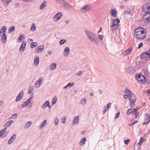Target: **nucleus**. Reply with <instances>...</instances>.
<instances>
[{
	"mask_svg": "<svg viewBox=\"0 0 150 150\" xmlns=\"http://www.w3.org/2000/svg\"><path fill=\"white\" fill-rule=\"evenodd\" d=\"M44 49V46L42 45H39L38 46L36 49L37 53H38L42 51Z\"/></svg>",
	"mask_w": 150,
	"mask_h": 150,
	"instance_id": "obj_16",
	"label": "nucleus"
},
{
	"mask_svg": "<svg viewBox=\"0 0 150 150\" xmlns=\"http://www.w3.org/2000/svg\"><path fill=\"white\" fill-rule=\"evenodd\" d=\"M146 8V11H145L146 13V12L150 13V6H148Z\"/></svg>",
	"mask_w": 150,
	"mask_h": 150,
	"instance_id": "obj_49",
	"label": "nucleus"
},
{
	"mask_svg": "<svg viewBox=\"0 0 150 150\" xmlns=\"http://www.w3.org/2000/svg\"><path fill=\"white\" fill-rule=\"evenodd\" d=\"M70 52V49L68 47H65L64 52L65 56H67L69 55Z\"/></svg>",
	"mask_w": 150,
	"mask_h": 150,
	"instance_id": "obj_18",
	"label": "nucleus"
},
{
	"mask_svg": "<svg viewBox=\"0 0 150 150\" xmlns=\"http://www.w3.org/2000/svg\"><path fill=\"white\" fill-rule=\"evenodd\" d=\"M16 137V134H14L10 138L8 142V144H10L13 142L14 140Z\"/></svg>",
	"mask_w": 150,
	"mask_h": 150,
	"instance_id": "obj_12",
	"label": "nucleus"
},
{
	"mask_svg": "<svg viewBox=\"0 0 150 150\" xmlns=\"http://www.w3.org/2000/svg\"><path fill=\"white\" fill-rule=\"evenodd\" d=\"M13 121L11 120L7 122L4 125L5 127H8L10 126L13 123Z\"/></svg>",
	"mask_w": 150,
	"mask_h": 150,
	"instance_id": "obj_29",
	"label": "nucleus"
},
{
	"mask_svg": "<svg viewBox=\"0 0 150 150\" xmlns=\"http://www.w3.org/2000/svg\"><path fill=\"white\" fill-rule=\"evenodd\" d=\"M18 115V114L17 113H16L15 114H13L12 115V117L13 119H14L16 118V117Z\"/></svg>",
	"mask_w": 150,
	"mask_h": 150,
	"instance_id": "obj_58",
	"label": "nucleus"
},
{
	"mask_svg": "<svg viewBox=\"0 0 150 150\" xmlns=\"http://www.w3.org/2000/svg\"><path fill=\"white\" fill-rule=\"evenodd\" d=\"M91 9V5L89 4H86L81 9V11L82 12H85L86 11H88Z\"/></svg>",
	"mask_w": 150,
	"mask_h": 150,
	"instance_id": "obj_7",
	"label": "nucleus"
},
{
	"mask_svg": "<svg viewBox=\"0 0 150 150\" xmlns=\"http://www.w3.org/2000/svg\"><path fill=\"white\" fill-rule=\"evenodd\" d=\"M129 96L130 97L129 100L130 102H135L137 100L136 96L135 95L133 94L132 93L129 94Z\"/></svg>",
	"mask_w": 150,
	"mask_h": 150,
	"instance_id": "obj_11",
	"label": "nucleus"
},
{
	"mask_svg": "<svg viewBox=\"0 0 150 150\" xmlns=\"http://www.w3.org/2000/svg\"><path fill=\"white\" fill-rule=\"evenodd\" d=\"M148 53H149L148 58H150V50L148 51Z\"/></svg>",
	"mask_w": 150,
	"mask_h": 150,
	"instance_id": "obj_64",
	"label": "nucleus"
},
{
	"mask_svg": "<svg viewBox=\"0 0 150 150\" xmlns=\"http://www.w3.org/2000/svg\"><path fill=\"white\" fill-rule=\"evenodd\" d=\"M6 128H4L0 131V137H1L5 133L6 130Z\"/></svg>",
	"mask_w": 150,
	"mask_h": 150,
	"instance_id": "obj_32",
	"label": "nucleus"
},
{
	"mask_svg": "<svg viewBox=\"0 0 150 150\" xmlns=\"http://www.w3.org/2000/svg\"><path fill=\"white\" fill-rule=\"evenodd\" d=\"M120 22V20L116 19L112 21V23L110 26V28L112 30H115L119 26L118 24Z\"/></svg>",
	"mask_w": 150,
	"mask_h": 150,
	"instance_id": "obj_3",
	"label": "nucleus"
},
{
	"mask_svg": "<svg viewBox=\"0 0 150 150\" xmlns=\"http://www.w3.org/2000/svg\"><path fill=\"white\" fill-rule=\"evenodd\" d=\"M143 45V44L142 42H141L140 44H138V48H140L142 47Z\"/></svg>",
	"mask_w": 150,
	"mask_h": 150,
	"instance_id": "obj_57",
	"label": "nucleus"
},
{
	"mask_svg": "<svg viewBox=\"0 0 150 150\" xmlns=\"http://www.w3.org/2000/svg\"><path fill=\"white\" fill-rule=\"evenodd\" d=\"M67 119V117L66 116H64L62 118V123L63 124H64L66 121Z\"/></svg>",
	"mask_w": 150,
	"mask_h": 150,
	"instance_id": "obj_42",
	"label": "nucleus"
},
{
	"mask_svg": "<svg viewBox=\"0 0 150 150\" xmlns=\"http://www.w3.org/2000/svg\"><path fill=\"white\" fill-rule=\"evenodd\" d=\"M64 5L68 7V8H74L73 6L71 5L70 4L67 3L65 1L63 0Z\"/></svg>",
	"mask_w": 150,
	"mask_h": 150,
	"instance_id": "obj_21",
	"label": "nucleus"
},
{
	"mask_svg": "<svg viewBox=\"0 0 150 150\" xmlns=\"http://www.w3.org/2000/svg\"><path fill=\"white\" fill-rule=\"evenodd\" d=\"M132 113H133L132 110V109H131V108L127 110V114L129 115L131 114Z\"/></svg>",
	"mask_w": 150,
	"mask_h": 150,
	"instance_id": "obj_45",
	"label": "nucleus"
},
{
	"mask_svg": "<svg viewBox=\"0 0 150 150\" xmlns=\"http://www.w3.org/2000/svg\"><path fill=\"white\" fill-rule=\"evenodd\" d=\"M125 92L127 94H128V96H129V94H131V93H132L131 91H130L127 88H126L125 89Z\"/></svg>",
	"mask_w": 150,
	"mask_h": 150,
	"instance_id": "obj_44",
	"label": "nucleus"
},
{
	"mask_svg": "<svg viewBox=\"0 0 150 150\" xmlns=\"http://www.w3.org/2000/svg\"><path fill=\"white\" fill-rule=\"evenodd\" d=\"M47 53L49 54H51L52 52V51L51 50H49L47 51Z\"/></svg>",
	"mask_w": 150,
	"mask_h": 150,
	"instance_id": "obj_62",
	"label": "nucleus"
},
{
	"mask_svg": "<svg viewBox=\"0 0 150 150\" xmlns=\"http://www.w3.org/2000/svg\"><path fill=\"white\" fill-rule=\"evenodd\" d=\"M130 142V140L129 139H128L125 140L124 142L125 144L126 145H128L129 142Z\"/></svg>",
	"mask_w": 150,
	"mask_h": 150,
	"instance_id": "obj_55",
	"label": "nucleus"
},
{
	"mask_svg": "<svg viewBox=\"0 0 150 150\" xmlns=\"http://www.w3.org/2000/svg\"><path fill=\"white\" fill-rule=\"evenodd\" d=\"M28 104H30V105H30V107H31L33 105L32 102H31L29 100H27L23 103V104H22V107H25L26 106H27Z\"/></svg>",
	"mask_w": 150,
	"mask_h": 150,
	"instance_id": "obj_17",
	"label": "nucleus"
},
{
	"mask_svg": "<svg viewBox=\"0 0 150 150\" xmlns=\"http://www.w3.org/2000/svg\"><path fill=\"white\" fill-rule=\"evenodd\" d=\"M36 28L35 24L34 23H33L31 27V30L32 31H34Z\"/></svg>",
	"mask_w": 150,
	"mask_h": 150,
	"instance_id": "obj_41",
	"label": "nucleus"
},
{
	"mask_svg": "<svg viewBox=\"0 0 150 150\" xmlns=\"http://www.w3.org/2000/svg\"><path fill=\"white\" fill-rule=\"evenodd\" d=\"M23 91H21L20 93L16 97V98L15 100L16 102L19 101L21 100L23 97Z\"/></svg>",
	"mask_w": 150,
	"mask_h": 150,
	"instance_id": "obj_10",
	"label": "nucleus"
},
{
	"mask_svg": "<svg viewBox=\"0 0 150 150\" xmlns=\"http://www.w3.org/2000/svg\"><path fill=\"white\" fill-rule=\"evenodd\" d=\"M86 103V100L85 98H83L80 101V103L83 105H84Z\"/></svg>",
	"mask_w": 150,
	"mask_h": 150,
	"instance_id": "obj_39",
	"label": "nucleus"
},
{
	"mask_svg": "<svg viewBox=\"0 0 150 150\" xmlns=\"http://www.w3.org/2000/svg\"><path fill=\"white\" fill-rule=\"evenodd\" d=\"M39 57H35L34 60V64L36 66H37L39 63Z\"/></svg>",
	"mask_w": 150,
	"mask_h": 150,
	"instance_id": "obj_23",
	"label": "nucleus"
},
{
	"mask_svg": "<svg viewBox=\"0 0 150 150\" xmlns=\"http://www.w3.org/2000/svg\"><path fill=\"white\" fill-rule=\"evenodd\" d=\"M47 122V120H44L42 122L41 125L40 126V128H42L46 124Z\"/></svg>",
	"mask_w": 150,
	"mask_h": 150,
	"instance_id": "obj_37",
	"label": "nucleus"
},
{
	"mask_svg": "<svg viewBox=\"0 0 150 150\" xmlns=\"http://www.w3.org/2000/svg\"><path fill=\"white\" fill-rule=\"evenodd\" d=\"M57 67L56 63H53L50 66V68L51 70H53L55 69Z\"/></svg>",
	"mask_w": 150,
	"mask_h": 150,
	"instance_id": "obj_27",
	"label": "nucleus"
},
{
	"mask_svg": "<svg viewBox=\"0 0 150 150\" xmlns=\"http://www.w3.org/2000/svg\"><path fill=\"white\" fill-rule=\"evenodd\" d=\"M67 40H66L62 39L60 40L59 42V44L60 45H62L64 43L67 42Z\"/></svg>",
	"mask_w": 150,
	"mask_h": 150,
	"instance_id": "obj_38",
	"label": "nucleus"
},
{
	"mask_svg": "<svg viewBox=\"0 0 150 150\" xmlns=\"http://www.w3.org/2000/svg\"><path fill=\"white\" fill-rule=\"evenodd\" d=\"M1 36H2L1 38V41L3 42H5L7 40V36L6 33L1 34Z\"/></svg>",
	"mask_w": 150,
	"mask_h": 150,
	"instance_id": "obj_22",
	"label": "nucleus"
},
{
	"mask_svg": "<svg viewBox=\"0 0 150 150\" xmlns=\"http://www.w3.org/2000/svg\"><path fill=\"white\" fill-rule=\"evenodd\" d=\"M136 78L139 82H141L142 83H144L146 79L143 75L140 74H138L136 76Z\"/></svg>",
	"mask_w": 150,
	"mask_h": 150,
	"instance_id": "obj_4",
	"label": "nucleus"
},
{
	"mask_svg": "<svg viewBox=\"0 0 150 150\" xmlns=\"http://www.w3.org/2000/svg\"><path fill=\"white\" fill-rule=\"evenodd\" d=\"M111 105V103H109L108 104L107 106L105 107V108L107 110H108L109 108L110 107Z\"/></svg>",
	"mask_w": 150,
	"mask_h": 150,
	"instance_id": "obj_51",
	"label": "nucleus"
},
{
	"mask_svg": "<svg viewBox=\"0 0 150 150\" xmlns=\"http://www.w3.org/2000/svg\"><path fill=\"white\" fill-rule=\"evenodd\" d=\"M34 88L33 86L30 87L28 91V93L31 94L32 91L34 90Z\"/></svg>",
	"mask_w": 150,
	"mask_h": 150,
	"instance_id": "obj_33",
	"label": "nucleus"
},
{
	"mask_svg": "<svg viewBox=\"0 0 150 150\" xmlns=\"http://www.w3.org/2000/svg\"><path fill=\"white\" fill-rule=\"evenodd\" d=\"M86 137H83L82 139L81 140L80 142V145H83L86 142Z\"/></svg>",
	"mask_w": 150,
	"mask_h": 150,
	"instance_id": "obj_34",
	"label": "nucleus"
},
{
	"mask_svg": "<svg viewBox=\"0 0 150 150\" xmlns=\"http://www.w3.org/2000/svg\"><path fill=\"white\" fill-rule=\"evenodd\" d=\"M120 115V113L119 112H118L117 113L115 114V116L114 118L115 119H117L119 116Z\"/></svg>",
	"mask_w": 150,
	"mask_h": 150,
	"instance_id": "obj_50",
	"label": "nucleus"
},
{
	"mask_svg": "<svg viewBox=\"0 0 150 150\" xmlns=\"http://www.w3.org/2000/svg\"><path fill=\"white\" fill-rule=\"evenodd\" d=\"M111 15L114 17H117V12L114 10H112L111 11Z\"/></svg>",
	"mask_w": 150,
	"mask_h": 150,
	"instance_id": "obj_31",
	"label": "nucleus"
},
{
	"mask_svg": "<svg viewBox=\"0 0 150 150\" xmlns=\"http://www.w3.org/2000/svg\"><path fill=\"white\" fill-rule=\"evenodd\" d=\"M143 18L146 23H149L150 22V13L146 12L143 16Z\"/></svg>",
	"mask_w": 150,
	"mask_h": 150,
	"instance_id": "obj_5",
	"label": "nucleus"
},
{
	"mask_svg": "<svg viewBox=\"0 0 150 150\" xmlns=\"http://www.w3.org/2000/svg\"><path fill=\"white\" fill-rule=\"evenodd\" d=\"M128 95L125 94L124 95V97L125 99H127V98H128Z\"/></svg>",
	"mask_w": 150,
	"mask_h": 150,
	"instance_id": "obj_59",
	"label": "nucleus"
},
{
	"mask_svg": "<svg viewBox=\"0 0 150 150\" xmlns=\"http://www.w3.org/2000/svg\"><path fill=\"white\" fill-rule=\"evenodd\" d=\"M48 102H49V101H47L45 102L43 105L42 106V108L43 109H45L47 107V105L48 103Z\"/></svg>",
	"mask_w": 150,
	"mask_h": 150,
	"instance_id": "obj_35",
	"label": "nucleus"
},
{
	"mask_svg": "<svg viewBox=\"0 0 150 150\" xmlns=\"http://www.w3.org/2000/svg\"><path fill=\"white\" fill-rule=\"evenodd\" d=\"M85 32L91 42H94L96 44L99 43V40L98 39V37L94 33L88 30H85Z\"/></svg>",
	"mask_w": 150,
	"mask_h": 150,
	"instance_id": "obj_1",
	"label": "nucleus"
},
{
	"mask_svg": "<svg viewBox=\"0 0 150 150\" xmlns=\"http://www.w3.org/2000/svg\"><path fill=\"white\" fill-rule=\"evenodd\" d=\"M150 121V117L149 115L146 114L145 116V119L144 120V122L143 123V125H146L149 123Z\"/></svg>",
	"mask_w": 150,
	"mask_h": 150,
	"instance_id": "obj_9",
	"label": "nucleus"
},
{
	"mask_svg": "<svg viewBox=\"0 0 150 150\" xmlns=\"http://www.w3.org/2000/svg\"><path fill=\"white\" fill-rule=\"evenodd\" d=\"M13 0H3V4L6 6L10 4L11 3Z\"/></svg>",
	"mask_w": 150,
	"mask_h": 150,
	"instance_id": "obj_19",
	"label": "nucleus"
},
{
	"mask_svg": "<svg viewBox=\"0 0 150 150\" xmlns=\"http://www.w3.org/2000/svg\"><path fill=\"white\" fill-rule=\"evenodd\" d=\"M132 50V48L131 47L129 48L128 49L126 50L125 51V53L122 52V54H123L124 56L127 55L129 54L131 52Z\"/></svg>",
	"mask_w": 150,
	"mask_h": 150,
	"instance_id": "obj_20",
	"label": "nucleus"
},
{
	"mask_svg": "<svg viewBox=\"0 0 150 150\" xmlns=\"http://www.w3.org/2000/svg\"><path fill=\"white\" fill-rule=\"evenodd\" d=\"M15 29V27L14 26H11L8 30V32L11 33L14 31Z\"/></svg>",
	"mask_w": 150,
	"mask_h": 150,
	"instance_id": "obj_36",
	"label": "nucleus"
},
{
	"mask_svg": "<svg viewBox=\"0 0 150 150\" xmlns=\"http://www.w3.org/2000/svg\"><path fill=\"white\" fill-rule=\"evenodd\" d=\"M43 79L42 77L40 78L35 82V85L38 87H39L42 83Z\"/></svg>",
	"mask_w": 150,
	"mask_h": 150,
	"instance_id": "obj_13",
	"label": "nucleus"
},
{
	"mask_svg": "<svg viewBox=\"0 0 150 150\" xmlns=\"http://www.w3.org/2000/svg\"><path fill=\"white\" fill-rule=\"evenodd\" d=\"M130 106L131 107H134L135 106V104H134V103L135 102H130Z\"/></svg>",
	"mask_w": 150,
	"mask_h": 150,
	"instance_id": "obj_52",
	"label": "nucleus"
},
{
	"mask_svg": "<svg viewBox=\"0 0 150 150\" xmlns=\"http://www.w3.org/2000/svg\"><path fill=\"white\" fill-rule=\"evenodd\" d=\"M33 97H34V96L33 95V94H32V95H31V96L29 98V99H28V100H29L30 101V102H32L33 103V101H32L31 100H32L33 98Z\"/></svg>",
	"mask_w": 150,
	"mask_h": 150,
	"instance_id": "obj_53",
	"label": "nucleus"
},
{
	"mask_svg": "<svg viewBox=\"0 0 150 150\" xmlns=\"http://www.w3.org/2000/svg\"><path fill=\"white\" fill-rule=\"evenodd\" d=\"M79 116L77 115L74 117V120H73L72 123L74 124H77L79 121Z\"/></svg>",
	"mask_w": 150,
	"mask_h": 150,
	"instance_id": "obj_26",
	"label": "nucleus"
},
{
	"mask_svg": "<svg viewBox=\"0 0 150 150\" xmlns=\"http://www.w3.org/2000/svg\"><path fill=\"white\" fill-rule=\"evenodd\" d=\"M23 36L22 35H21L19 36L17 40V41L18 42H21V40H22Z\"/></svg>",
	"mask_w": 150,
	"mask_h": 150,
	"instance_id": "obj_47",
	"label": "nucleus"
},
{
	"mask_svg": "<svg viewBox=\"0 0 150 150\" xmlns=\"http://www.w3.org/2000/svg\"><path fill=\"white\" fill-rule=\"evenodd\" d=\"M134 33L137 38L139 40L143 39L146 36L145 30L141 28L136 29L134 32Z\"/></svg>",
	"mask_w": 150,
	"mask_h": 150,
	"instance_id": "obj_2",
	"label": "nucleus"
},
{
	"mask_svg": "<svg viewBox=\"0 0 150 150\" xmlns=\"http://www.w3.org/2000/svg\"><path fill=\"white\" fill-rule=\"evenodd\" d=\"M32 124V122L31 121H29L27 122L25 124V126L24 127V128L25 129H28L29 127Z\"/></svg>",
	"mask_w": 150,
	"mask_h": 150,
	"instance_id": "obj_28",
	"label": "nucleus"
},
{
	"mask_svg": "<svg viewBox=\"0 0 150 150\" xmlns=\"http://www.w3.org/2000/svg\"><path fill=\"white\" fill-rule=\"evenodd\" d=\"M135 115V118H137V117H138V116L139 115V112H135V113H133Z\"/></svg>",
	"mask_w": 150,
	"mask_h": 150,
	"instance_id": "obj_54",
	"label": "nucleus"
},
{
	"mask_svg": "<svg viewBox=\"0 0 150 150\" xmlns=\"http://www.w3.org/2000/svg\"><path fill=\"white\" fill-rule=\"evenodd\" d=\"M57 97L56 96H55L53 98V101H52V105L55 104L57 102Z\"/></svg>",
	"mask_w": 150,
	"mask_h": 150,
	"instance_id": "obj_40",
	"label": "nucleus"
},
{
	"mask_svg": "<svg viewBox=\"0 0 150 150\" xmlns=\"http://www.w3.org/2000/svg\"><path fill=\"white\" fill-rule=\"evenodd\" d=\"M62 13L61 12L57 13L54 16L53 18L55 21H57L59 20L62 17Z\"/></svg>",
	"mask_w": 150,
	"mask_h": 150,
	"instance_id": "obj_8",
	"label": "nucleus"
},
{
	"mask_svg": "<svg viewBox=\"0 0 150 150\" xmlns=\"http://www.w3.org/2000/svg\"><path fill=\"white\" fill-rule=\"evenodd\" d=\"M38 45V44L36 42H32L30 45V47L31 48H33L36 47Z\"/></svg>",
	"mask_w": 150,
	"mask_h": 150,
	"instance_id": "obj_30",
	"label": "nucleus"
},
{
	"mask_svg": "<svg viewBox=\"0 0 150 150\" xmlns=\"http://www.w3.org/2000/svg\"><path fill=\"white\" fill-rule=\"evenodd\" d=\"M136 68L134 67H129L127 68L126 72L129 74H133L135 73Z\"/></svg>",
	"mask_w": 150,
	"mask_h": 150,
	"instance_id": "obj_6",
	"label": "nucleus"
},
{
	"mask_svg": "<svg viewBox=\"0 0 150 150\" xmlns=\"http://www.w3.org/2000/svg\"><path fill=\"white\" fill-rule=\"evenodd\" d=\"M54 124L55 125H57L59 123V120L58 119L56 118L54 119Z\"/></svg>",
	"mask_w": 150,
	"mask_h": 150,
	"instance_id": "obj_48",
	"label": "nucleus"
},
{
	"mask_svg": "<svg viewBox=\"0 0 150 150\" xmlns=\"http://www.w3.org/2000/svg\"><path fill=\"white\" fill-rule=\"evenodd\" d=\"M82 74V71H79L78 72L76 73V75L78 76H80Z\"/></svg>",
	"mask_w": 150,
	"mask_h": 150,
	"instance_id": "obj_56",
	"label": "nucleus"
},
{
	"mask_svg": "<svg viewBox=\"0 0 150 150\" xmlns=\"http://www.w3.org/2000/svg\"><path fill=\"white\" fill-rule=\"evenodd\" d=\"M26 45V42L25 41H23L21 45L20 46L19 50L22 51L23 52L25 50V47Z\"/></svg>",
	"mask_w": 150,
	"mask_h": 150,
	"instance_id": "obj_14",
	"label": "nucleus"
},
{
	"mask_svg": "<svg viewBox=\"0 0 150 150\" xmlns=\"http://www.w3.org/2000/svg\"><path fill=\"white\" fill-rule=\"evenodd\" d=\"M132 110L133 113H135V112H137V111L135 109V108H131Z\"/></svg>",
	"mask_w": 150,
	"mask_h": 150,
	"instance_id": "obj_60",
	"label": "nucleus"
},
{
	"mask_svg": "<svg viewBox=\"0 0 150 150\" xmlns=\"http://www.w3.org/2000/svg\"><path fill=\"white\" fill-rule=\"evenodd\" d=\"M6 30V26H3L1 28L0 30V33L1 34H3L5 33Z\"/></svg>",
	"mask_w": 150,
	"mask_h": 150,
	"instance_id": "obj_24",
	"label": "nucleus"
},
{
	"mask_svg": "<svg viewBox=\"0 0 150 150\" xmlns=\"http://www.w3.org/2000/svg\"><path fill=\"white\" fill-rule=\"evenodd\" d=\"M143 141V139L142 137H141L140 139V141L137 144V145H140L141 144H142Z\"/></svg>",
	"mask_w": 150,
	"mask_h": 150,
	"instance_id": "obj_43",
	"label": "nucleus"
},
{
	"mask_svg": "<svg viewBox=\"0 0 150 150\" xmlns=\"http://www.w3.org/2000/svg\"><path fill=\"white\" fill-rule=\"evenodd\" d=\"M99 38L100 40H102L103 39L102 35H99Z\"/></svg>",
	"mask_w": 150,
	"mask_h": 150,
	"instance_id": "obj_61",
	"label": "nucleus"
},
{
	"mask_svg": "<svg viewBox=\"0 0 150 150\" xmlns=\"http://www.w3.org/2000/svg\"><path fill=\"white\" fill-rule=\"evenodd\" d=\"M47 4V2L46 1H44L43 3L41 4L40 7V9H43L45 8Z\"/></svg>",
	"mask_w": 150,
	"mask_h": 150,
	"instance_id": "obj_25",
	"label": "nucleus"
},
{
	"mask_svg": "<svg viewBox=\"0 0 150 150\" xmlns=\"http://www.w3.org/2000/svg\"><path fill=\"white\" fill-rule=\"evenodd\" d=\"M74 84V83L72 82V83H68L67 84V86H68V87H72Z\"/></svg>",
	"mask_w": 150,
	"mask_h": 150,
	"instance_id": "obj_46",
	"label": "nucleus"
},
{
	"mask_svg": "<svg viewBox=\"0 0 150 150\" xmlns=\"http://www.w3.org/2000/svg\"><path fill=\"white\" fill-rule=\"evenodd\" d=\"M148 51H147L141 54L142 58L144 59H145V60L148 59L147 58H148L149 53H148Z\"/></svg>",
	"mask_w": 150,
	"mask_h": 150,
	"instance_id": "obj_15",
	"label": "nucleus"
},
{
	"mask_svg": "<svg viewBox=\"0 0 150 150\" xmlns=\"http://www.w3.org/2000/svg\"><path fill=\"white\" fill-rule=\"evenodd\" d=\"M140 108L139 106H137L136 107V108H135V109L136 110L137 112L138 111V110H139L140 109Z\"/></svg>",
	"mask_w": 150,
	"mask_h": 150,
	"instance_id": "obj_63",
	"label": "nucleus"
}]
</instances>
